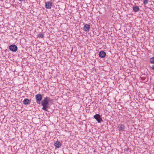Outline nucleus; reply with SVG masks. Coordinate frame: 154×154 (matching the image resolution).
Masks as SVG:
<instances>
[{
  "mask_svg": "<svg viewBox=\"0 0 154 154\" xmlns=\"http://www.w3.org/2000/svg\"><path fill=\"white\" fill-rule=\"evenodd\" d=\"M50 98L48 97L44 98L41 102V105L43 106L42 109L45 111H48V109L49 107V102L51 101Z\"/></svg>",
  "mask_w": 154,
  "mask_h": 154,
  "instance_id": "1",
  "label": "nucleus"
},
{
  "mask_svg": "<svg viewBox=\"0 0 154 154\" xmlns=\"http://www.w3.org/2000/svg\"><path fill=\"white\" fill-rule=\"evenodd\" d=\"M94 117L97 121L98 123H100L102 121L100 116L99 114H97L95 115L94 116Z\"/></svg>",
  "mask_w": 154,
  "mask_h": 154,
  "instance_id": "4",
  "label": "nucleus"
},
{
  "mask_svg": "<svg viewBox=\"0 0 154 154\" xmlns=\"http://www.w3.org/2000/svg\"><path fill=\"white\" fill-rule=\"evenodd\" d=\"M9 49L11 51L15 52L17 51V47L15 45H11L9 46Z\"/></svg>",
  "mask_w": 154,
  "mask_h": 154,
  "instance_id": "3",
  "label": "nucleus"
},
{
  "mask_svg": "<svg viewBox=\"0 0 154 154\" xmlns=\"http://www.w3.org/2000/svg\"><path fill=\"white\" fill-rule=\"evenodd\" d=\"M125 126L124 125L120 124L118 125V128L119 131H125Z\"/></svg>",
  "mask_w": 154,
  "mask_h": 154,
  "instance_id": "6",
  "label": "nucleus"
},
{
  "mask_svg": "<svg viewBox=\"0 0 154 154\" xmlns=\"http://www.w3.org/2000/svg\"><path fill=\"white\" fill-rule=\"evenodd\" d=\"M29 100L28 99H25L23 101V103L25 105L29 104Z\"/></svg>",
  "mask_w": 154,
  "mask_h": 154,
  "instance_id": "11",
  "label": "nucleus"
},
{
  "mask_svg": "<svg viewBox=\"0 0 154 154\" xmlns=\"http://www.w3.org/2000/svg\"><path fill=\"white\" fill-rule=\"evenodd\" d=\"M39 38H43L44 37V35L43 33L38 34L37 35Z\"/></svg>",
  "mask_w": 154,
  "mask_h": 154,
  "instance_id": "13",
  "label": "nucleus"
},
{
  "mask_svg": "<svg viewBox=\"0 0 154 154\" xmlns=\"http://www.w3.org/2000/svg\"><path fill=\"white\" fill-rule=\"evenodd\" d=\"M19 1H25V0H19Z\"/></svg>",
  "mask_w": 154,
  "mask_h": 154,
  "instance_id": "15",
  "label": "nucleus"
},
{
  "mask_svg": "<svg viewBox=\"0 0 154 154\" xmlns=\"http://www.w3.org/2000/svg\"><path fill=\"white\" fill-rule=\"evenodd\" d=\"M52 3L49 2H46L45 3V8L48 9H50L51 8L52 6Z\"/></svg>",
  "mask_w": 154,
  "mask_h": 154,
  "instance_id": "5",
  "label": "nucleus"
},
{
  "mask_svg": "<svg viewBox=\"0 0 154 154\" xmlns=\"http://www.w3.org/2000/svg\"><path fill=\"white\" fill-rule=\"evenodd\" d=\"M35 98L37 103L40 104L42 98V95L40 94H37L35 95Z\"/></svg>",
  "mask_w": 154,
  "mask_h": 154,
  "instance_id": "2",
  "label": "nucleus"
},
{
  "mask_svg": "<svg viewBox=\"0 0 154 154\" xmlns=\"http://www.w3.org/2000/svg\"><path fill=\"white\" fill-rule=\"evenodd\" d=\"M133 11L135 12H137L139 10V8L137 6H134L133 7Z\"/></svg>",
  "mask_w": 154,
  "mask_h": 154,
  "instance_id": "12",
  "label": "nucleus"
},
{
  "mask_svg": "<svg viewBox=\"0 0 154 154\" xmlns=\"http://www.w3.org/2000/svg\"><path fill=\"white\" fill-rule=\"evenodd\" d=\"M90 28V25L87 24H85L83 28V29L85 31L87 32L89 31Z\"/></svg>",
  "mask_w": 154,
  "mask_h": 154,
  "instance_id": "7",
  "label": "nucleus"
},
{
  "mask_svg": "<svg viewBox=\"0 0 154 154\" xmlns=\"http://www.w3.org/2000/svg\"><path fill=\"white\" fill-rule=\"evenodd\" d=\"M149 61L151 63L153 64L151 65L150 67L152 69L154 70V57L150 58L149 59Z\"/></svg>",
  "mask_w": 154,
  "mask_h": 154,
  "instance_id": "9",
  "label": "nucleus"
},
{
  "mask_svg": "<svg viewBox=\"0 0 154 154\" xmlns=\"http://www.w3.org/2000/svg\"><path fill=\"white\" fill-rule=\"evenodd\" d=\"M99 56L101 58H104L106 56V53L103 51H101L99 53Z\"/></svg>",
  "mask_w": 154,
  "mask_h": 154,
  "instance_id": "8",
  "label": "nucleus"
},
{
  "mask_svg": "<svg viewBox=\"0 0 154 154\" xmlns=\"http://www.w3.org/2000/svg\"><path fill=\"white\" fill-rule=\"evenodd\" d=\"M54 145L56 148H59L60 147L62 144L60 142L57 141L54 143Z\"/></svg>",
  "mask_w": 154,
  "mask_h": 154,
  "instance_id": "10",
  "label": "nucleus"
},
{
  "mask_svg": "<svg viewBox=\"0 0 154 154\" xmlns=\"http://www.w3.org/2000/svg\"><path fill=\"white\" fill-rule=\"evenodd\" d=\"M148 0H143V3L145 4H147L148 3Z\"/></svg>",
  "mask_w": 154,
  "mask_h": 154,
  "instance_id": "14",
  "label": "nucleus"
}]
</instances>
